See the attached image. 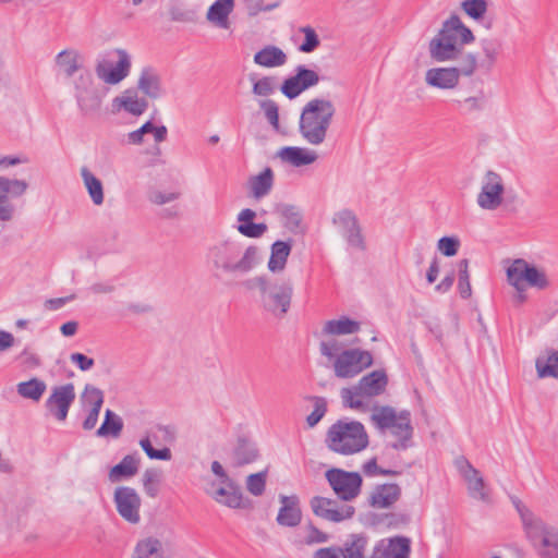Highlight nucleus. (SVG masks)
<instances>
[{
  "instance_id": "12",
  "label": "nucleus",
  "mask_w": 558,
  "mask_h": 558,
  "mask_svg": "<svg viewBox=\"0 0 558 558\" xmlns=\"http://www.w3.org/2000/svg\"><path fill=\"white\" fill-rule=\"evenodd\" d=\"M168 137V129L160 122L149 120L142 124V145H146L142 149L145 156V163L156 166L163 163L161 143Z\"/></svg>"
},
{
  "instance_id": "50",
  "label": "nucleus",
  "mask_w": 558,
  "mask_h": 558,
  "mask_svg": "<svg viewBox=\"0 0 558 558\" xmlns=\"http://www.w3.org/2000/svg\"><path fill=\"white\" fill-rule=\"evenodd\" d=\"M461 10L472 20L481 21L487 13V0H463L460 4Z\"/></svg>"
},
{
  "instance_id": "14",
  "label": "nucleus",
  "mask_w": 558,
  "mask_h": 558,
  "mask_svg": "<svg viewBox=\"0 0 558 558\" xmlns=\"http://www.w3.org/2000/svg\"><path fill=\"white\" fill-rule=\"evenodd\" d=\"M326 478L335 494L344 501L354 499L361 492L362 477L357 472L331 469L326 472Z\"/></svg>"
},
{
  "instance_id": "41",
  "label": "nucleus",
  "mask_w": 558,
  "mask_h": 558,
  "mask_svg": "<svg viewBox=\"0 0 558 558\" xmlns=\"http://www.w3.org/2000/svg\"><path fill=\"white\" fill-rule=\"evenodd\" d=\"M81 177L93 203L97 206L101 205L105 199L101 181L87 167H82Z\"/></svg>"
},
{
  "instance_id": "13",
  "label": "nucleus",
  "mask_w": 558,
  "mask_h": 558,
  "mask_svg": "<svg viewBox=\"0 0 558 558\" xmlns=\"http://www.w3.org/2000/svg\"><path fill=\"white\" fill-rule=\"evenodd\" d=\"M177 430L170 425H157L147 432V436L142 439V449L151 460L170 461L172 458L171 450L168 447L161 449L154 448L153 444L167 445L174 442Z\"/></svg>"
},
{
  "instance_id": "57",
  "label": "nucleus",
  "mask_w": 558,
  "mask_h": 558,
  "mask_svg": "<svg viewBox=\"0 0 558 558\" xmlns=\"http://www.w3.org/2000/svg\"><path fill=\"white\" fill-rule=\"evenodd\" d=\"M314 402V410L306 417V423L310 427H314L326 414L327 402L323 397H312Z\"/></svg>"
},
{
  "instance_id": "24",
  "label": "nucleus",
  "mask_w": 558,
  "mask_h": 558,
  "mask_svg": "<svg viewBox=\"0 0 558 558\" xmlns=\"http://www.w3.org/2000/svg\"><path fill=\"white\" fill-rule=\"evenodd\" d=\"M487 98L484 90L480 89L474 94H460L452 99L454 110L461 116H471L485 110Z\"/></svg>"
},
{
  "instance_id": "27",
  "label": "nucleus",
  "mask_w": 558,
  "mask_h": 558,
  "mask_svg": "<svg viewBox=\"0 0 558 558\" xmlns=\"http://www.w3.org/2000/svg\"><path fill=\"white\" fill-rule=\"evenodd\" d=\"M537 377L558 380V350L546 348L539 352L535 360Z\"/></svg>"
},
{
  "instance_id": "37",
  "label": "nucleus",
  "mask_w": 558,
  "mask_h": 558,
  "mask_svg": "<svg viewBox=\"0 0 558 558\" xmlns=\"http://www.w3.org/2000/svg\"><path fill=\"white\" fill-rule=\"evenodd\" d=\"M138 471V463L134 456L128 454L122 461L114 466H112L108 473V480L110 483H119L122 481H126L134 475H136Z\"/></svg>"
},
{
  "instance_id": "15",
  "label": "nucleus",
  "mask_w": 558,
  "mask_h": 558,
  "mask_svg": "<svg viewBox=\"0 0 558 558\" xmlns=\"http://www.w3.org/2000/svg\"><path fill=\"white\" fill-rule=\"evenodd\" d=\"M459 474L466 483L468 494L471 498L489 504L490 494L480 471L475 469L468 459L459 457L454 461Z\"/></svg>"
},
{
  "instance_id": "63",
  "label": "nucleus",
  "mask_w": 558,
  "mask_h": 558,
  "mask_svg": "<svg viewBox=\"0 0 558 558\" xmlns=\"http://www.w3.org/2000/svg\"><path fill=\"white\" fill-rule=\"evenodd\" d=\"M20 357L23 359V363L27 366V367H37L40 365V359L37 354L31 352L28 350V348H25L21 354H20Z\"/></svg>"
},
{
  "instance_id": "2",
  "label": "nucleus",
  "mask_w": 558,
  "mask_h": 558,
  "mask_svg": "<svg viewBox=\"0 0 558 558\" xmlns=\"http://www.w3.org/2000/svg\"><path fill=\"white\" fill-rule=\"evenodd\" d=\"M336 114L335 104L325 98H313L302 108L299 120L301 137L312 146L325 143Z\"/></svg>"
},
{
  "instance_id": "62",
  "label": "nucleus",
  "mask_w": 558,
  "mask_h": 558,
  "mask_svg": "<svg viewBox=\"0 0 558 558\" xmlns=\"http://www.w3.org/2000/svg\"><path fill=\"white\" fill-rule=\"evenodd\" d=\"M70 359L83 372L89 371L95 365L94 359L88 357L83 353H72Z\"/></svg>"
},
{
  "instance_id": "35",
  "label": "nucleus",
  "mask_w": 558,
  "mask_h": 558,
  "mask_svg": "<svg viewBox=\"0 0 558 558\" xmlns=\"http://www.w3.org/2000/svg\"><path fill=\"white\" fill-rule=\"evenodd\" d=\"M368 538L362 534H351L339 550L342 558H368Z\"/></svg>"
},
{
  "instance_id": "34",
  "label": "nucleus",
  "mask_w": 558,
  "mask_h": 558,
  "mask_svg": "<svg viewBox=\"0 0 558 558\" xmlns=\"http://www.w3.org/2000/svg\"><path fill=\"white\" fill-rule=\"evenodd\" d=\"M256 217V213L251 208L242 209L238 214L239 225L236 230L244 236L247 238H259L262 236L266 230L267 226L265 223H255L253 220Z\"/></svg>"
},
{
  "instance_id": "31",
  "label": "nucleus",
  "mask_w": 558,
  "mask_h": 558,
  "mask_svg": "<svg viewBox=\"0 0 558 558\" xmlns=\"http://www.w3.org/2000/svg\"><path fill=\"white\" fill-rule=\"evenodd\" d=\"M225 486L214 489L210 495L215 501L228 508L239 509L243 507V495L240 488L230 480L222 483Z\"/></svg>"
},
{
  "instance_id": "56",
  "label": "nucleus",
  "mask_w": 558,
  "mask_h": 558,
  "mask_svg": "<svg viewBox=\"0 0 558 558\" xmlns=\"http://www.w3.org/2000/svg\"><path fill=\"white\" fill-rule=\"evenodd\" d=\"M300 32L304 35V41L299 47L301 52L310 53L319 47L320 40L313 27L303 26Z\"/></svg>"
},
{
  "instance_id": "25",
  "label": "nucleus",
  "mask_w": 558,
  "mask_h": 558,
  "mask_svg": "<svg viewBox=\"0 0 558 558\" xmlns=\"http://www.w3.org/2000/svg\"><path fill=\"white\" fill-rule=\"evenodd\" d=\"M388 376L384 369H376L363 376L356 384V389L366 398L377 397L386 391Z\"/></svg>"
},
{
  "instance_id": "39",
  "label": "nucleus",
  "mask_w": 558,
  "mask_h": 558,
  "mask_svg": "<svg viewBox=\"0 0 558 558\" xmlns=\"http://www.w3.org/2000/svg\"><path fill=\"white\" fill-rule=\"evenodd\" d=\"M290 252L291 243L284 241H276L271 245L270 258L268 260V269L271 272L282 271L286 267Z\"/></svg>"
},
{
  "instance_id": "61",
  "label": "nucleus",
  "mask_w": 558,
  "mask_h": 558,
  "mask_svg": "<svg viewBox=\"0 0 558 558\" xmlns=\"http://www.w3.org/2000/svg\"><path fill=\"white\" fill-rule=\"evenodd\" d=\"M243 2L251 15H256L262 11H271L278 7V3L264 5V0H243Z\"/></svg>"
},
{
  "instance_id": "45",
  "label": "nucleus",
  "mask_w": 558,
  "mask_h": 558,
  "mask_svg": "<svg viewBox=\"0 0 558 558\" xmlns=\"http://www.w3.org/2000/svg\"><path fill=\"white\" fill-rule=\"evenodd\" d=\"M410 539L403 536H397L389 539L388 545L380 554V558H409Z\"/></svg>"
},
{
  "instance_id": "7",
  "label": "nucleus",
  "mask_w": 558,
  "mask_h": 558,
  "mask_svg": "<svg viewBox=\"0 0 558 558\" xmlns=\"http://www.w3.org/2000/svg\"><path fill=\"white\" fill-rule=\"evenodd\" d=\"M247 289H258L265 311L276 317H283L291 305L293 286L288 280L270 281L265 276H256L245 281Z\"/></svg>"
},
{
  "instance_id": "46",
  "label": "nucleus",
  "mask_w": 558,
  "mask_h": 558,
  "mask_svg": "<svg viewBox=\"0 0 558 558\" xmlns=\"http://www.w3.org/2000/svg\"><path fill=\"white\" fill-rule=\"evenodd\" d=\"M123 427L121 418L116 415L111 410H107L105 413V420L100 427L96 430L98 437H106L112 435L119 436Z\"/></svg>"
},
{
  "instance_id": "29",
  "label": "nucleus",
  "mask_w": 558,
  "mask_h": 558,
  "mask_svg": "<svg viewBox=\"0 0 558 558\" xmlns=\"http://www.w3.org/2000/svg\"><path fill=\"white\" fill-rule=\"evenodd\" d=\"M253 61L256 65L262 68H280L287 63L288 56L280 47L266 45L255 52Z\"/></svg>"
},
{
  "instance_id": "26",
  "label": "nucleus",
  "mask_w": 558,
  "mask_h": 558,
  "mask_svg": "<svg viewBox=\"0 0 558 558\" xmlns=\"http://www.w3.org/2000/svg\"><path fill=\"white\" fill-rule=\"evenodd\" d=\"M278 157L281 161L289 163L293 167H303L314 163L318 159L316 151L298 146L282 147L278 151Z\"/></svg>"
},
{
  "instance_id": "43",
  "label": "nucleus",
  "mask_w": 558,
  "mask_h": 558,
  "mask_svg": "<svg viewBox=\"0 0 558 558\" xmlns=\"http://www.w3.org/2000/svg\"><path fill=\"white\" fill-rule=\"evenodd\" d=\"M47 389V385L39 378H32L27 381L19 383L16 386L17 393L24 398L38 402Z\"/></svg>"
},
{
  "instance_id": "9",
  "label": "nucleus",
  "mask_w": 558,
  "mask_h": 558,
  "mask_svg": "<svg viewBox=\"0 0 558 558\" xmlns=\"http://www.w3.org/2000/svg\"><path fill=\"white\" fill-rule=\"evenodd\" d=\"M326 442L333 452L350 456L364 450L369 440L362 423L339 420L328 428Z\"/></svg>"
},
{
  "instance_id": "20",
  "label": "nucleus",
  "mask_w": 558,
  "mask_h": 558,
  "mask_svg": "<svg viewBox=\"0 0 558 558\" xmlns=\"http://www.w3.org/2000/svg\"><path fill=\"white\" fill-rule=\"evenodd\" d=\"M28 189L24 180L0 177V221H10L13 218L14 206L9 196L20 197Z\"/></svg>"
},
{
  "instance_id": "49",
  "label": "nucleus",
  "mask_w": 558,
  "mask_h": 558,
  "mask_svg": "<svg viewBox=\"0 0 558 558\" xmlns=\"http://www.w3.org/2000/svg\"><path fill=\"white\" fill-rule=\"evenodd\" d=\"M256 458V448L246 441H240L233 452V462L236 466L252 463Z\"/></svg>"
},
{
  "instance_id": "33",
  "label": "nucleus",
  "mask_w": 558,
  "mask_h": 558,
  "mask_svg": "<svg viewBox=\"0 0 558 558\" xmlns=\"http://www.w3.org/2000/svg\"><path fill=\"white\" fill-rule=\"evenodd\" d=\"M142 94L153 100L163 94L161 74L151 66L142 69Z\"/></svg>"
},
{
  "instance_id": "42",
  "label": "nucleus",
  "mask_w": 558,
  "mask_h": 558,
  "mask_svg": "<svg viewBox=\"0 0 558 558\" xmlns=\"http://www.w3.org/2000/svg\"><path fill=\"white\" fill-rule=\"evenodd\" d=\"M277 211L279 213L283 226L293 233H299L303 231L302 227V214L300 209L293 205H280L277 207Z\"/></svg>"
},
{
  "instance_id": "22",
  "label": "nucleus",
  "mask_w": 558,
  "mask_h": 558,
  "mask_svg": "<svg viewBox=\"0 0 558 558\" xmlns=\"http://www.w3.org/2000/svg\"><path fill=\"white\" fill-rule=\"evenodd\" d=\"M235 7L234 0H216L214 1L206 12V21L215 28L222 29L233 34L232 22L230 15Z\"/></svg>"
},
{
  "instance_id": "38",
  "label": "nucleus",
  "mask_w": 558,
  "mask_h": 558,
  "mask_svg": "<svg viewBox=\"0 0 558 558\" xmlns=\"http://www.w3.org/2000/svg\"><path fill=\"white\" fill-rule=\"evenodd\" d=\"M274 185V172L267 167L259 174L253 175L248 180L251 195L259 199L271 191Z\"/></svg>"
},
{
  "instance_id": "11",
  "label": "nucleus",
  "mask_w": 558,
  "mask_h": 558,
  "mask_svg": "<svg viewBox=\"0 0 558 558\" xmlns=\"http://www.w3.org/2000/svg\"><path fill=\"white\" fill-rule=\"evenodd\" d=\"M130 68L131 62L126 52L116 49L99 57L95 71L98 78L114 85L129 75Z\"/></svg>"
},
{
  "instance_id": "59",
  "label": "nucleus",
  "mask_w": 558,
  "mask_h": 558,
  "mask_svg": "<svg viewBox=\"0 0 558 558\" xmlns=\"http://www.w3.org/2000/svg\"><path fill=\"white\" fill-rule=\"evenodd\" d=\"M266 473L251 474L246 480V488L253 496H260L265 492Z\"/></svg>"
},
{
  "instance_id": "4",
  "label": "nucleus",
  "mask_w": 558,
  "mask_h": 558,
  "mask_svg": "<svg viewBox=\"0 0 558 558\" xmlns=\"http://www.w3.org/2000/svg\"><path fill=\"white\" fill-rule=\"evenodd\" d=\"M371 422L379 432L393 438L391 447L395 450H405L411 447L414 428L409 410H398L391 405H375L372 409Z\"/></svg>"
},
{
  "instance_id": "28",
  "label": "nucleus",
  "mask_w": 558,
  "mask_h": 558,
  "mask_svg": "<svg viewBox=\"0 0 558 558\" xmlns=\"http://www.w3.org/2000/svg\"><path fill=\"white\" fill-rule=\"evenodd\" d=\"M282 504L277 515L279 525L294 527L300 524L302 512L299 507V499L296 496H280Z\"/></svg>"
},
{
  "instance_id": "6",
  "label": "nucleus",
  "mask_w": 558,
  "mask_h": 558,
  "mask_svg": "<svg viewBox=\"0 0 558 558\" xmlns=\"http://www.w3.org/2000/svg\"><path fill=\"white\" fill-rule=\"evenodd\" d=\"M507 281L515 290L514 301L526 302L527 288L545 291L551 287V280L544 267L536 266L523 258L514 259L506 270Z\"/></svg>"
},
{
  "instance_id": "47",
  "label": "nucleus",
  "mask_w": 558,
  "mask_h": 558,
  "mask_svg": "<svg viewBox=\"0 0 558 558\" xmlns=\"http://www.w3.org/2000/svg\"><path fill=\"white\" fill-rule=\"evenodd\" d=\"M76 101L78 108L81 109L84 116H88L99 110L101 100L100 98L93 92L88 90H77L76 93Z\"/></svg>"
},
{
  "instance_id": "19",
  "label": "nucleus",
  "mask_w": 558,
  "mask_h": 558,
  "mask_svg": "<svg viewBox=\"0 0 558 558\" xmlns=\"http://www.w3.org/2000/svg\"><path fill=\"white\" fill-rule=\"evenodd\" d=\"M332 223L340 230L348 244L357 250H364V238L356 216L348 209L336 213Z\"/></svg>"
},
{
  "instance_id": "54",
  "label": "nucleus",
  "mask_w": 558,
  "mask_h": 558,
  "mask_svg": "<svg viewBox=\"0 0 558 558\" xmlns=\"http://www.w3.org/2000/svg\"><path fill=\"white\" fill-rule=\"evenodd\" d=\"M459 267V283L458 289L461 298L468 299L472 294V288L470 283V274H469V260L461 259L458 264Z\"/></svg>"
},
{
  "instance_id": "58",
  "label": "nucleus",
  "mask_w": 558,
  "mask_h": 558,
  "mask_svg": "<svg viewBox=\"0 0 558 558\" xmlns=\"http://www.w3.org/2000/svg\"><path fill=\"white\" fill-rule=\"evenodd\" d=\"M259 107L263 110L265 118L272 125L275 130H279V108L278 105L270 99L262 100Z\"/></svg>"
},
{
  "instance_id": "18",
  "label": "nucleus",
  "mask_w": 558,
  "mask_h": 558,
  "mask_svg": "<svg viewBox=\"0 0 558 558\" xmlns=\"http://www.w3.org/2000/svg\"><path fill=\"white\" fill-rule=\"evenodd\" d=\"M75 400V389L73 384L57 386L46 400L47 411L58 421H65L69 410Z\"/></svg>"
},
{
  "instance_id": "51",
  "label": "nucleus",
  "mask_w": 558,
  "mask_h": 558,
  "mask_svg": "<svg viewBox=\"0 0 558 558\" xmlns=\"http://www.w3.org/2000/svg\"><path fill=\"white\" fill-rule=\"evenodd\" d=\"M77 59H78V56L76 52L63 50L58 53V56L56 58V62L60 68L63 69L64 74L68 77H71L80 69Z\"/></svg>"
},
{
  "instance_id": "17",
  "label": "nucleus",
  "mask_w": 558,
  "mask_h": 558,
  "mask_svg": "<svg viewBox=\"0 0 558 558\" xmlns=\"http://www.w3.org/2000/svg\"><path fill=\"white\" fill-rule=\"evenodd\" d=\"M310 504L315 515L335 523L351 519L355 513L353 506L339 505L333 499L320 496L313 497Z\"/></svg>"
},
{
  "instance_id": "21",
  "label": "nucleus",
  "mask_w": 558,
  "mask_h": 558,
  "mask_svg": "<svg viewBox=\"0 0 558 558\" xmlns=\"http://www.w3.org/2000/svg\"><path fill=\"white\" fill-rule=\"evenodd\" d=\"M113 500L118 513L125 521L130 523L140 521V497L134 488L128 486L117 487L113 494Z\"/></svg>"
},
{
  "instance_id": "36",
  "label": "nucleus",
  "mask_w": 558,
  "mask_h": 558,
  "mask_svg": "<svg viewBox=\"0 0 558 558\" xmlns=\"http://www.w3.org/2000/svg\"><path fill=\"white\" fill-rule=\"evenodd\" d=\"M360 323L342 316L339 319L327 320L322 329L324 336H345L360 330Z\"/></svg>"
},
{
  "instance_id": "1",
  "label": "nucleus",
  "mask_w": 558,
  "mask_h": 558,
  "mask_svg": "<svg viewBox=\"0 0 558 558\" xmlns=\"http://www.w3.org/2000/svg\"><path fill=\"white\" fill-rule=\"evenodd\" d=\"M475 36L471 28L456 15H450L442 22L438 33L428 43L429 57L436 62H449L473 44Z\"/></svg>"
},
{
  "instance_id": "53",
  "label": "nucleus",
  "mask_w": 558,
  "mask_h": 558,
  "mask_svg": "<svg viewBox=\"0 0 558 558\" xmlns=\"http://www.w3.org/2000/svg\"><path fill=\"white\" fill-rule=\"evenodd\" d=\"M162 478V471L160 469H147L144 473V488L146 494L155 498L159 493V485Z\"/></svg>"
},
{
  "instance_id": "23",
  "label": "nucleus",
  "mask_w": 558,
  "mask_h": 558,
  "mask_svg": "<svg viewBox=\"0 0 558 558\" xmlns=\"http://www.w3.org/2000/svg\"><path fill=\"white\" fill-rule=\"evenodd\" d=\"M424 81L428 87L441 90L454 89L460 83L457 71L451 66L428 69L425 72Z\"/></svg>"
},
{
  "instance_id": "3",
  "label": "nucleus",
  "mask_w": 558,
  "mask_h": 558,
  "mask_svg": "<svg viewBox=\"0 0 558 558\" xmlns=\"http://www.w3.org/2000/svg\"><path fill=\"white\" fill-rule=\"evenodd\" d=\"M211 266L226 274L244 275L259 263V250L250 245L241 253L240 246L232 241H221L211 245L207 253Z\"/></svg>"
},
{
  "instance_id": "32",
  "label": "nucleus",
  "mask_w": 558,
  "mask_h": 558,
  "mask_svg": "<svg viewBox=\"0 0 558 558\" xmlns=\"http://www.w3.org/2000/svg\"><path fill=\"white\" fill-rule=\"evenodd\" d=\"M400 496L401 488L398 484L378 485L371 495V505L378 509L389 508L399 500Z\"/></svg>"
},
{
  "instance_id": "60",
  "label": "nucleus",
  "mask_w": 558,
  "mask_h": 558,
  "mask_svg": "<svg viewBox=\"0 0 558 558\" xmlns=\"http://www.w3.org/2000/svg\"><path fill=\"white\" fill-rule=\"evenodd\" d=\"M459 246L460 241L456 236H442L437 243L438 251L447 257L454 256L458 253Z\"/></svg>"
},
{
  "instance_id": "10",
  "label": "nucleus",
  "mask_w": 558,
  "mask_h": 558,
  "mask_svg": "<svg viewBox=\"0 0 558 558\" xmlns=\"http://www.w3.org/2000/svg\"><path fill=\"white\" fill-rule=\"evenodd\" d=\"M506 184L502 175L494 170H487L480 182L476 204L483 210L494 211L505 203Z\"/></svg>"
},
{
  "instance_id": "64",
  "label": "nucleus",
  "mask_w": 558,
  "mask_h": 558,
  "mask_svg": "<svg viewBox=\"0 0 558 558\" xmlns=\"http://www.w3.org/2000/svg\"><path fill=\"white\" fill-rule=\"evenodd\" d=\"M339 547H324L314 553V558H340Z\"/></svg>"
},
{
  "instance_id": "44",
  "label": "nucleus",
  "mask_w": 558,
  "mask_h": 558,
  "mask_svg": "<svg viewBox=\"0 0 558 558\" xmlns=\"http://www.w3.org/2000/svg\"><path fill=\"white\" fill-rule=\"evenodd\" d=\"M452 61L457 62V65L451 66V69L457 71L459 80L461 76L470 77L474 75L478 66L476 54L472 51H465L464 49H462L459 57L454 58Z\"/></svg>"
},
{
  "instance_id": "40",
  "label": "nucleus",
  "mask_w": 558,
  "mask_h": 558,
  "mask_svg": "<svg viewBox=\"0 0 558 558\" xmlns=\"http://www.w3.org/2000/svg\"><path fill=\"white\" fill-rule=\"evenodd\" d=\"M121 111H125L135 117L140 116V100L131 89L125 90L122 95L112 99L111 113L117 114Z\"/></svg>"
},
{
  "instance_id": "48",
  "label": "nucleus",
  "mask_w": 558,
  "mask_h": 558,
  "mask_svg": "<svg viewBox=\"0 0 558 558\" xmlns=\"http://www.w3.org/2000/svg\"><path fill=\"white\" fill-rule=\"evenodd\" d=\"M181 196L182 193L178 190L154 189L147 192V199L156 206H163L174 203L179 201Z\"/></svg>"
},
{
  "instance_id": "8",
  "label": "nucleus",
  "mask_w": 558,
  "mask_h": 558,
  "mask_svg": "<svg viewBox=\"0 0 558 558\" xmlns=\"http://www.w3.org/2000/svg\"><path fill=\"white\" fill-rule=\"evenodd\" d=\"M524 532L541 558H558V529L545 523L521 502L515 504Z\"/></svg>"
},
{
  "instance_id": "30",
  "label": "nucleus",
  "mask_w": 558,
  "mask_h": 558,
  "mask_svg": "<svg viewBox=\"0 0 558 558\" xmlns=\"http://www.w3.org/2000/svg\"><path fill=\"white\" fill-rule=\"evenodd\" d=\"M482 52L481 66L490 71L497 63L504 50V43L498 37H484L480 41Z\"/></svg>"
},
{
  "instance_id": "52",
  "label": "nucleus",
  "mask_w": 558,
  "mask_h": 558,
  "mask_svg": "<svg viewBox=\"0 0 558 558\" xmlns=\"http://www.w3.org/2000/svg\"><path fill=\"white\" fill-rule=\"evenodd\" d=\"M251 81L253 82L252 93L255 96L268 97L276 92L277 78L275 76H263L257 80L251 76Z\"/></svg>"
},
{
  "instance_id": "55",
  "label": "nucleus",
  "mask_w": 558,
  "mask_h": 558,
  "mask_svg": "<svg viewBox=\"0 0 558 558\" xmlns=\"http://www.w3.org/2000/svg\"><path fill=\"white\" fill-rule=\"evenodd\" d=\"M341 398L344 405L351 409H361L364 407V398H366L362 392L356 389V385L351 388H342L341 389Z\"/></svg>"
},
{
  "instance_id": "5",
  "label": "nucleus",
  "mask_w": 558,
  "mask_h": 558,
  "mask_svg": "<svg viewBox=\"0 0 558 558\" xmlns=\"http://www.w3.org/2000/svg\"><path fill=\"white\" fill-rule=\"evenodd\" d=\"M323 356L332 362L338 378H353L373 365V355L361 349H344L336 339L323 340L319 344Z\"/></svg>"
},
{
  "instance_id": "16",
  "label": "nucleus",
  "mask_w": 558,
  "mask_h": 558,
  "mask_svg": "<svg viewBox=\"0 0 558 558\" xmlns=\"http://www.w3.org/2000/svg\"><path fill=\"white\" fill-rule=\"evenodd\" d=\"M319 81V74L315 70L298 65L294 74L283 81L280 90L287 98L294 99L303 92L316 86Z\"/></svg>"
}]
</instances>
